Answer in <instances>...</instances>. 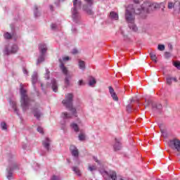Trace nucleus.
I'll use <instances>...</instances> for the list:
<instances>
[{
	"instance_id": "obj_45",
	"label": "nucleus",
	"mask_w": 180,
	"mask_h": 180,
	"mask_svg": "<svg viewBox=\"0 0 180 180\" xmlns=\"http://www.w3.org/2000/svg\"><path fill=\"white\" fill-rule=\"evenodd\" d=\"M72 54H77L78 53V50H77L76 49H73L72 51Z\"/></svg>"
},
{
	"instance_id": "obj_32",
	"label": "nucleus",
	"mask_w": 180,
	"mask_h": 180,
	"mask_svg": "<svg viewBox=\"0 0 180 180\" xmlns=\"http://www.w3.org/2000/svg\"><path fill=\"white\" fill-rule=\"evenodd\" d=\"M158 49L160 50V51H164L165 50V46L164 44H159Z\"/></svg>"
},
{
	"instance_id": "obj_33",
	"label": "nucleus",
	"mask_w": 180,
	"mask_h": 180,
	"mask_svg": "<svg viewBox=\"0 0 180 180\" xmlns=\"http://www.w3.org/2000/svg\"><path fill=\"white\" fill-rule=\"evenodd\" d=\"M133 109H134V106L133 105L129 104L128 105H127V112H131V110H133Z\"/></svg>"
},
{
	"instance_id": "obj_53",
	"label": "nucleus",
	"mask_w": 180,
	"mask_h": 180,
	"mask_svg": "<svg viewBox=\"0 0 180 180\" xmlns=\"http://www.w3.org/2000/svg\"><path fill=\"white\" fill-rule=\"evenodd\" d=\"M161 7H162V11L164 12V8H165V6H164V4H163V6L162 5L161 6Z\"/></svg>"
},
{
	"instance_id": "obj_18",
	"label": "nucleus",
	"mask_w": 180,
	"mask_h": 180,
	"mask_svg": "<svg viewBox=\"0 0 180 180\" xmlns=\"http://www.w3.org/2000/svg\"><path fill=\"white\" fill-rule=\"evenodd\" d=\"M152 108L153 110H161V109H162V105L160 103H153L152 104Z\"/></svg>"
},
{
	"instance_id": "obj_40",
	"label": "nucleus",
	"mask_w": 180,
	"mask_h": 180,
	"mask_svg": "<svg viewBox=\"0 0 180 180\" xmlns=\"http://www.w3.org/2000/svg\"><path fill=\"white\" fill-rule=\"evenodd\" d=\"M165 57L166 58H169V57H171V53H169V52H165Z\"/></svg>"
},
{
	"instance_id": "obj_10",
	"label": "nucleus",
	"mask_w": 180,
	"mask_h": 180,
	"mask_svg": "<svg viewBox=\"0 0 180 180\" xmlns=\"http://www.w3.org/2000/svg\"><path fill=\"white\" fill-rule=\"evenodd\" d=\"M18 50H19L18 45L13 44L10 49L6 47L4 53L6 54V56H9L10 54H15L18 53Z\"/></svg>"
},
{
	"instance_id": "obj_42",
	"label": "nucleus",
	"mask_w": 180,
	"mask_h": 180,
	"mask_svg": "<svg viewBox=\"0 0 180 180\" xmlns=\"http://www.w3.org/2000/svg\"><path fill=\"white\" fill-rule=\"evenodd\" d=\"M37 130V131H39V133H41V134H43V129L41 127H38Z\"/></svg>"
},
{
	"instance_id": "obj_25",
	"label": "nucleus",
	"mask_w": 180,
	"mask_h": 180,
	"mask_svg": "<svg viewBox=\"0 0 180 180\" xmlns=\"http://www.w3.org/2000/svg\"><path fill=\"white\" fill-rule=\"evenodd\" d=\"M95 84H96V80L95 79V78L91 77L89 79V85L90 86H94V85H95Z\"/></svg>"
},
{
	"instance_id": "obj_17",
	"label": "nucleus",
	"mask_w": 180,
	"mask_h": 180,
	"mask_svg": "<svg viewBox=\"0 0 180 180\" xmlns=\"http://www.w3.org/2000/svg\"><path fill=\"white\" fill-rule=\"evenodd\" d=\"M51 84H52V89L53 91V92H57L58 89V86H57V82L56 81V79H52L51 80Z\"/></svg>"
},
{
	"instance_id": "obj_36",
	"label": "nucleus",
	"mask_w": 180,
	"mask_h": 180,
	"mask_svg": "<svg viewBox=\"0 0 180 180\" xmlns=\"http://www.w3.org/2000/svg\"><path fill=\"white\" fill-rule=\"evenodd\" d=\"M37 6H34V15L35 18L39 17V11H37Z\"/></svg>"
},
{
	"instance_id": "obj_24",
	"label": "nucleus",
	"mask_w": 180,
	"mask_h": 180,
	"mask_svg": "<svg viewBox=\"0 0 180 180\" xmlns=\"http://www.w3.org/2000/svg\"><path fill=\"white\" fill-rule=\"evenodd\" d=\"M79 68L80 70H85V62L82 60H79Z\"/></svg>"
},
{
	"instance_id": "obj_39",
	"label": "nucleus",
	"mask_w": 180,
	"mask_h": 180,
	"mask_svg": "<svg viewBox=\"0 0 180 180\" xmlns=\"http://www.w3.org/2000/svg\"><path fill=\"white\" fill-rule=\"evenodd\" d=\"M89 170L92 172V171L96 170V167L95 166H89Z\"/></svg>"
},
{
	"instance_id": "obj_1",
	"label": "nucleus",
	"mask_w": 180,
	"mask_h": 180,
	"mask_svg": "<svg viewBox=\"0 0 180 180\" xmlns=\"http://www.w3.org/2000/svg\"><path fill=\"white\" fill-rule=\"evenodd\" d=\"M161 6H164V3H150V2H144L141 6H137L136 8L133 6V5H129L126 8L125 11V19L129 23V27L133 32H137L139 30L137 26L134 25V14L140 15L141 18H146L147 13H150V12H154V11H157V9H160Z\"/></svg>"
},
{
	"instance_id": "obj_52",
	"label": "nucleus",
	"mask_w": 180,
	"mask_h": 180,
	"mask_svg": "<svg viewBox=\"0 0 180 180\" xmlns=\"http://www.w3.org/2000/svg\"><path fill=\"white\" fill-rule=\"evenodd\" d=\"M172 81H174V82H178L176 77H172Z\"/></svg>"
},
{
	"instance_id": "obj_2",
	"label": "nucleus",
	"mask_w": 180,
	"mask_h": 180,
	"mask_svg": "<svg viewBox=\"0 0 180 180\" xmlns=\"http://www.w3.org/2000/svg\"><path fill=\"white\" fill-rule=\"evenodd\" d=\"M20 93L21 95V107L23 112H26V110H28L29 106H30V103H32V100L30 99V98H29V96H27L26 90L23 88V84H20Z\"/></svg>"
},
{
	"instance_id": "obj_29",
	"label": "nucleus",
	"mask_w": 180,
	"mask_h": 180,
	"mask_svg": "<svg viewBox=\"0 0 180 180\" xmlns=\"http://www.w3.org/2000/svg\"><path fill=\"white\" fill-rule=\"evenodd\" d=\"M150 58L154 63H157V56L154 54V53H150Z\"/></svg>"
},
{
	"instance_id": "obj_46",
	"label": "nucleus",
	"mask_w": 180,
	"mask_h": 180,
	"mask_svg": "<svg viewBox=\"0 0 180 180\" xmlns=\"http://www.w3.org/2000/svg\"><path fill=\"white\" fill-rule=\"evenodd\" d=\"M68 60H70V57H68V56H66V57H63V61H68Z\"/></svg>"
},
{
	"instance_id": "obj_50",
	"label": "nucleus",
	"mask_w": 180,
	"mask_h": 180,
	"mask_svg": "<svg viewBox=\"0 0 180 180\" xmlns=\"http://www.w3.org/2000/svg\"><path fill=\"white\" fill-rule=\"evenodd\" d=\"M79 85H84V81H82V80H79Z\"/></svg>"
},
{
	"instance_id": "obj_48",
	"label": "nucleus",
	"mask_w": 180,
	"mask_h": 180,
	"mask_svg": "<svg viewBox=\"0 0 180 180\" xmlns=\"http://www.w3.org/2000/svg\"><path fill=\"white\" fill-rule=\"evenodd\" d=\"M72 33H77V28L72 27Z\"/></svg>"
},
{
	"instance_id": "obj_13",
	"label": "nucleus",
	"mask_w": 180,
	"mask_h": 180,
	"mask_svg": "<svg viewBox=\"0 0 180 180\" xmlns=\"http://www.w3.org/2000/svg\"><path fill=\"white\" fill-rule=\"evenodd\" d=\"M51 143V140L49 138H46L45 140L42 141V146L48 153L51 150V148H50Z\"/></svg>"
},
{
	"instance_id": "obj_51",
	"label": "nucleus",
	"mask_w": 180,
	"mask_h": 180,
	"mask_svg": "<svg viewBox=\"0 0 180 180\" xmlns=\"http://www.w3.org/2000/svg\"><path fill=\"white\" fill-rule=\"evenodd\" d=\"M23 73L27 75V70L26 68H23Z\"/></svg>"
},
{
	"instance_id": "obj_16",
	"label": "nucleus",
	"mask_w": 180,
	"mask_h": 180,
	"mask_svg": "<svg viewBox=\"0 0 180 180\" xmlns=\"http://www.w3.org/2000/svg\"><path fill=\"white\" fill-rule=\"evenodd\" d=\"M83 11H84V12H86L88 15H94V11H92V9L89 8L87 5H84L83 6Z\"/></svg>"
},
{
	"instance_id": "obj_19",
	"label": "nucleus",
	"mask_w": 180,
	"mask_h": 180,
	"mask_svg": "<svg viewBox=\"0 0 180 180\" xmlns=\"http://www.w3.org/2000/svg\"><path fill=\"white\" fill-rule=\"evenodd\" d=\"M108 176L112 179V180H116L117 179V175L116 174V172H110L108 174Z\"/></svg>"
},
{
	"instance_id": "obj_21",
	"label": "nucleus",
	"mask_w": 180,
	"mask_h": 180,
	"mask_svg": "<svg viewBox=\"0 0 180 180\" xmlns=\"http://www.w3.org/2000/svg\"><path fill=\"white\" fill-rule=\"evenodd\" d=\"M62 117L65 120V119H71L72 117V115L70 113H68L67 112L62 113Z\"/></svg>"
},
{
	"instance_id": "obj_3",
	"label": "nucleus",
	"mask_w": 180,
	"mask_h": 180,
	"mask_svg": "<svg viewBox=\"0 0 180 180\" xmlns=\"http://www.w3.org/2000/svg\"><path fill=\"white\" fill-rule=\"evenodd\" d=\"M20 165L15 160V155H8V167L7 169L8 174L7 179L12 180L13 179V171L16 169H20Z\"/></svg>"
},
{
	"instance_id": "obj_8",
	"label": "nucleus",
	"mask_w": 180,
	"mask_h": 180,
	"mask_svg": "<svg viewBox=\"0 0 180 180\" xmlns=\"http://www.w3.org/2000/svg\"><path fill=\"white\" fill-rule=\"evenodd\" d=\"M169 147L172 148V150H176L178 151L177 157L180 155V141L179 139H174L170 140L169 142Z\"/></svg>"
},
{
	"instance_id": "obj_23",
	"label": "nucleus",
	"mask_w": 180,
	"mask_h": 180,
	"mask_svg": "<svg viewBox=\"0 0 180 180\" xmlns=\"http://www.w3.org/2000/svg\"><path fill=\"white\" fill-rule=\"evenodd\" d=\"M70 127L73 129V130L76 131V133H77V131H79V127H78V124H77L76 123H72L70 124Z\"/></svg>"
},
{
	"instance_id": "obj_20",
	"label": "nucleus",
	"mask_w": 180,
	"mask_h": 180,
	"mask_svg": "<svg viewBox=\"0 0 180 180\" xmlns=\"http://www.w3.org/2000/svg\"><path fill=\"white\" fill-rule=\"evenodd\" d=\"M110 17L111 19H114V20H117V19H119V15L117 13H115V11L110 12Z\"/></svg>"
},
{
	"instance_id": "obj_14",
	"label": "nucleus",
	"mask_w": 180,
	"mask_h": 180,
	"mask_svg": "<svg viewBox=\"0 0 180 180\" xmlns=\"http://www.w3.org/2000/svg\"><path fill=\"white\" fill-rule=\"evenodd\" d=\"M115 144L113 145L114 151H119L122 150V143H120V139H115Z\"/></svg>"
},
{
	"instance_id": "obj_35",
	"label": "nucleus",
	"mask_w": 180,
	"mask_h": 180,
	"mask_svg": "<svg viewBox=\"0 0 180 180\" xmlns=\"http://www.w3.org/2000/svg\"><path fill=\"white\" fill-rule=\"evenodd\" d=\"M1 127L2 130H8V127L6 125V123H5V122L1 123Z\"/></svg>"
},
{
	"instance_id": "obj_9",
	"label": "nucleus",
	"mask_w": 180,
	"mask_h": 180,
	"mask_svg": "<svg viewBox=\"0 0 180 180\" xmlns=\"http://www.w3.org/2000/svg\"><path fill=\"white\" fill-rule=\"evenodd\" d=\"M32 84L33 85L34 89L36 90V84H37L38 86H40L41 89H43V83L37 80V72H34L32 75Z\"/></svg>"
},
{
	"instance_id": "obj_47",
	"label": "nucleus",
	"mask_w": 180,
	"mask_h": 180,
	"mask_svg": "<svg viewBox=\"0 0 180 180\" xmlns=\"http://www.w3.org/2000/svg\"><path fill=\"white\" fill-rule=\"evenodd\" d=\"M141 2V0H134V4H140Z\"/></svg>"
},
{
	"instance_id": "obj_38",
	"label": "nucleus",
	"mask_w": 180,
	"mask_h": 180,
	"mask_svg": "<svg viewBox=\"0 0 180 180\" xmlns=\"http://www.w3.org/2000/svg\"><path fill=\"white\" fill-rule=\"evenodd\" d=\"M79 140H80V141H84V140H85V134H80L79 135Z\"/></svg>"
},
{
	"instance_id": "obj_55",
	"label": "nucleus",
	"mask_w": 180,
	"mask_h": 180,
	"mask_svg": "<svg viewBox=\"0 0 180 180\" xmlns=\"http://www.w3.org/2000/svg\"><path fill=\"white\" fill-rule=\"evenodd\" d=\"M170 49H172V45L170 46Z\"/></svg>"
},
{
	"instance_id": "obj_54",
	"label": "nucleus",
	"mask_w": 180,
	"mask_h": 180,
	"mask_svg": "<svg viewBox=\"0 0 180 180\" xmlns=\"http://www.w3.org/2000/svg\"><path fill=\"white\" fill-rule=\"evenodd\" d=\"M41 155H46V153H41Z\"/></svg>"
},
{
	"instance_id": "obj_26",
	"label": "nucleus",
	"mask_w": 180,
	"mask_h": 180,
	"mask_svg": "<svg viewBox=\"0 0 180 180\" xmlns=\"http://www.w3.org/2000/svg\"><path fill=\"white\" fill-rule=\"evenodd\" d=\"M72 171L78 175V176H81V171H79V169L77 167H72Z\"/></svg>"
},
{
	"instance_id": "obj_6",
	"label": "nucleus",
	"mask_w": 180,
	"mask_h": 180,
	"mask_svg": "<svg viewBox=\"0 0 180 180\" xmlns=\"http://www.w3.org/2000/svg\"><path fill=\"white\" fill-rule=\"evenodd\" d=\"M59 63H60V68L62 71V72L65 75V84L66 86H68L70 85V79L74 77V75L71 72H68V70L67 68L64 65V63H63V60L59 59Z\"/></svg>"
},
{
	"instance_id": "obj_28",
	"label": "nucleus",
	"mask_w": 180,
	"mask_h": 180,
	"mask_svg": "<svg viewBox=\"0 0 180 180\" xmlns=\"http://www.w3.org/2000/svg\"><path fill=\"white\" fill-rule=\"evenodd\" d=\"M12 108H13L14 112H15L17 115H19V110H18V107L16 106L15 102L12 103Z\"/></svg>"
},
{
	"instance_id": "obj_4",
	"label": "nucleus",
	"mask_w": 180,
	"mask_h": 180,
	"mask_svg": "<svg viewBox=\"0 0 180 180\" xmlns=\"http://www.w3.org/2000/svg\"><path fill=\"white\" fill-rule=\"evenodd\" d=\"M74 99V95L71 93L65 95V99L63 100L62 103L66 107V109H68L72 112V115L77 117V109L72 107V101Z\"/></svg>"
},
{
	"instance_id": "obj_41",
	"label": "nucleus",
	"mask_w": 180,
	"mask_h": 180,
	"mask_svg": "<svg viewBox=\"0 0 180 180\" xmlns=\"http://www.w3.org/2000/svg\"><path fill=\"white\" fill-rule=\"evenodd\" d=\"M51 27L52 30H57V25L56 24H52Z\"/></svg>"
},
{
	"instance_id": "obj_44",
	"label": "nucleus",
	"mask_w": 180,
	"mask_h": 180,
	"mask_svg": "<svg viewBox=\"0 0 180 180\" xmlns=\"http://www.w3.org/2000/svg\"><path fill=\"white\" fill-rule=\"evenodd\" d=\"M93 159L94 160V161H95L96 162H97V164H101V162L98 160V158L94 156V157H93Z\"/></svg>"
},
{
	"instance_id": "obj_7",
	"label": "nucleus",
	"mask_w": 180,
	"mask_h": 180,
	"mask_svg": "<svg viewBox=\"0 0 180 180\" xmlns=\"http://www.w3.org/2000/svg\"><path fill=\"white\" fill-rule=\"evenodd\" d=\"M39 50L40 56L37 60V64H40V63H43V61H44V57L46 56V53H47V45L44 43L40 44L39 45Z\"/></svg>"
},
{
	"instance_id": "obj_15",
	"label": "nucleus",
	"mask_w": 180,
	"mask_h": 180,
	"mask_svg": "<svg viewBox=\"0 0 180 180\" xmlns=\"http://www.w3.org/2000/svg\"><path fill=\"white\" fill-rule=\"evenodd\" d=\"M108 89H109V92H110L113 101H119V98L117 97V95H116V92H115V89H113V87L110 86L108 87Z\"/></svg>"
},
{
	"instance_id": "obj_34",
	"label": "nucleus",
	"mask_w": 180,
	"mask_h": 180,
	"mask_svg": "<svg viewBox=\"0 0 180 180\" xmlns=\"http://www.w3.org/2000/svg\"><path fill=\"white\" fill-rule=\"evenodd\" d=\"M45 78L46 79H50V71H49V69H47V68H46Z\"/></svg>"
},
{
	"instance_id": "obj_49",
	"label": "nucleus",
	"mask_w": 180,
	"mask_h": 180,
	"mask_svg": "<svg viewBox=\"0 0 180 180\" xmlns=\"http://www.w3.org/2000/svg\"><path fill=\"white\" fill-rule=\"evenodd\" d=\"M49 8H50V11H54V7L53 6V5H50Z\"/></svg>"
},
{
	"instance_id": "obj_27",
	"label": "nucleus",
	"mask_w": 180,
	"mask_h": 180,
	"mask_svg": "<svg viewBox=\"0 0 180 180\" xmlns=\"http://www.w3.org/2000/svg\"><path fill=\"white\" fill-rule=\"evenodd\" d=\"M13 36V34H11V33H9V32H6L4 34V39H6L7 40H10V39H12Z\"/></svg>"
},
{
	"instance_id": "obj_11",
	"label": "nucleus",
	"mask_w": 180,
	"mask_h": 180,
	"mask_svg": "<svg viewBox=\"0 0 180 180\" xmlns=\"http://www.w3.org/2000/svg\"><path fill=\"white\" fill-rule=\"evenodd\" d=\"M38 108H39V104H37L36 107L32 108V112L34 113V117H36L37 120H40V117L43 116V112H41V111L39 110Z\"/></svg>"
},
{
	"instance_id": "obj_43",
	"label": "nucleus",
	"mask_w": 180,
	"mask_h": 180,
	"mask_svg": "<svg viewBox=\"0 0 180 180\" xmlns=\"http://www.w3.org/2000/svg\"><path fill=\"white\" fill-rule=\"evenodd\" d=\"M172 8H174V4H172V2H169L168 4V8L169 9H172Z\"/></svg>"
},
{
	"instance_id": "obj_5",
	"label": "nucleus",
	"mask_w": 180,
	"mask_h": 180,
	"mask_svg": "<svg viewBox=\"0 0 180 180\" xmlns=\"http://www.w3.org/2000/svg\"><path fill=\"white\" fill-rule=\"evenodd\" d=\"M82 3L78 0H73V8L72 10V18L75 23H78L79 20V13H78V10L81 8Z\"/></svg>"
},
{
	"instance_id": "obj_56",
	"label": "nucleus",
	"mask_w": 180,
	"mask_h": 180,
	"mask_svg": "<svg viewBox=\"0 0 180 180\" xmlns=\"http://www.w3.org/2000/svg\"><path fill=\"white\" fill-rule=\"evenodd\" d=\"M136 102H137V103H139V101H137Z\"/></svg>"
},
{
	"instance_id": "obj_12",
	"label": "nucleus",
	"mask_w": 180,
	"mask_h": 180,
	"mask_svg": "<svg viewBox=\"0 0 180 180\" xmlns=\"http://www.w3.org/2000/svg\"><path fill=\"white\" fill-rule=\"evenodd\" d=\"M70 153L74 157V158H76V160H78V158L79 157V151L78 150V148L75 147V146L72 145L70 146Z\"/></svg>"
},
{
	"instance_id": "obj_31",
	"label": "nucleus",
	"mask_w": 180,
	"mask_h": 180,
	"mask_svg": "<svg viewBox=\"0 0 180 180\" xmlns=\"http://www.w3.org/2000/svg\"><path fill=\"white\" fill-rule=\"evenodd\" d=\"M166 82L168 85H171L172 84V77H167L166 78Z\"/></svg>"
},
{
	"instance_id": "obj_37",
	"label": "nucleus",
	"mask_w": 180,
	"mask_h": 180,
	"mask_svg": "<svg viewBox=\"0 0 180 180\" xmlns=\"http://www.w3.org/2000/svg\"><path fill=\"white\" fill-rule=\"evenodd\" d=\"M84 1L89 5V6H92L94 5V0H84Z\"/></svg>"
},
{
	"instance_id": "obj_30",
	"label": "nucleus",
	"mask_w": 180,
	"mask_h": 180,
	"mask_svg": "<svg viewBox=\"0 0 180 180\" xmlns=\"http://www.w3.org/2000/svg\"><path fill=\"white\" fill-rule=\"evenodd\" d=\"M173 65L177 68V70H180V61H174L173 62Z\"/></svg>"
},
{
	"instance_id": "obj_22",
	"label": "nucleus",
	"mask_w": 180,
	"mask_h": 180,
	"mask_svg": "<svg viewBox=\"0 0 180 180\" xmlns=\"http://www.w3.org/2000/svg\"><path fill=\"white\" fill-rule=\"evenodd\" d=\"M173 8H174V11L176 12H179V11H180V2L179 1H176L174 4Z\"/></svg>"
}]
</instances>
